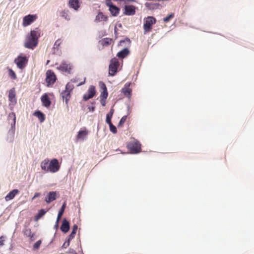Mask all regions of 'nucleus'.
I'll return each instance as SVG.
<instances>
[{
  "mask_svg": "<svg viewBox=\"0 0 254 254\" xmlns=\"http://www.w3.org/2000/svg\"><path fill=\"white\" fill-rule=\"evenodd\" d=\"M19 190L17 189H14L10 191L5 197V200L6 201H9L13 199L16 194H18Z\"/></svg>",
  "mask_w": 254,
  "mask_h": 254,
  "instance_id": "obj_18",
  "label": "nucleus"
},
{
  "mask_svg": "<svg viewBox=\"0 0 254 254\" xmlns=\"http://www.w3.org/2000/svg\"><path fill=\"white\" fill-rule=\"evenodd\" d=\"M108 95V91L107 90L103 91L101 92V98H102L103 99H106Z\"/></svg>",
  "mask_w": 254,
  "mask_h": 254,
  "instance_id": "obj_35",
  "label": "nucleus"
},
{
  "mask_svg": "<svg viewBox=\"0 0 254 254\" xmlns=\"http://www.w3.org/2000/svg\"><path fill=\"white\" fill-rule=\"evenodd\" d=\"M106 4L109 7V10L113 16H116L118 15L120 10L119 7L113 5L109 0H106Z\"/></svg>",
  "mask_w": 254,
  "mask_h": 254,
  "instance_id": "obj_10",
  "label": "nucleus"
},
{
  "mask_svg": "<svg viewBox=\"0 0 254 254\" xmlns=\"http://www.w3.org/2000/svg\"><path fill=\"white\" fill-rule=\"evenodd\" d=\"M75 234H76V233H73V232H71L70 233V234L68 236V240H67V243L66 246H69L70 241L72 239H73L74 238Z\"/></svg>",
  "mask_w": 254,
  "mask_h": 254,
  "instance_id": "obj_36",
  "label": "nucleus"
},
{
  "mask_svg": "<svg viewBox=\"0 0 254 254\" xmlns=\"http://www.w3.org/2000/svg\"><path fill=\"white\" fill-rule=\"evenodd\" d=\"M85 81V78H84V80L83 82H81V83H80L78 85L79 86V85H81L84 84Z\"/></svg>",
  "mask_w": 254,
  "mask_h": 254,
  "instance_id": "obj_52",
  "label": "nucleus"
},
{
  "mask_svg": "<svg viewBox=\"0 0 254 254\" xmlns=\"http://www.w3.org/2000/svg\"><path fill=\"white\" fill-rule=\"evenodd\" d=\"M65 207H66V202H64L59 212L58 217H57V223H58V222L61 218L62 215H63Z\"/></svg>",
  "mask_w": 254,
  "mask_h": 254,
  "instance_id": "obj_27",
  "label": "nucleus"
},
{
  "mask_svg": "<svg viewBox=\"0 0 254 254\" xmlns=\"http://www.w3.org/2000/svg\"><path fill=\"white\" fill-rule=\"evenodd\" d=\"M135 13V7L133 5H126L124 14L126 15H133Z\"/></svg>",
  "mask_w": 254,
  "mask_h": 254,
  "instance_id": "obj_13",
  "label": "nucleus"
},
{
  "mask_svg": "<svg viewBox=\"0 0 254 254\" xmlns=\"http://www.w3.org/2000/svg\"><path fill=\"white\" fill-rule=\"evenodd\" d=\"M57 197V193L56 191H50L45 198V201L47 203H49L56 199Z\"/></svg>",
  "mask_w": 254,
  "mask_h": 254,
  "instance_id": "obj_15",
  "label": "nucleus"
},
{
  "mask_svg": "<svg viewBox=\"0 0 254 254\" xmlns=\"http://www.w3.org/2000/svg\"><path fill=\"white\" fill-rule=\"evenodd\" d=\"M41 167L42 170H43L46 172H48L49 167V160L47 158L44 159L41 163Z\"/></svg>",
  "mask_w": 254,
  "mask_h": 254,
  "instance_id": "obj_21",
  "label": "nucleus"
},
{
  "mask_svg": "<svg viewBox=\"0 0 254 254\" xmlns=\"http://www.w3.org/2000/svg\"><path fill=\"white\" fill-rule=\"evenodd\" d=\"M105 100L106 99H103L102 98H101V103L103 106H105Z\"/></svg>",
  "mask_w": 254,
  "mask_h": 254,
  "instance_id": "obj_48",
  "label": "nucleus"
},
{
  "mask_svg": "<svg viewBox=\"0 0 254 254\" xmlns=\"http://www.w3.org/2000/svg\"><path fill=\"white\" fill-rule=\"evenodd\" d=\"M127 116H124L121 118V119L118 125V127H122L123 126L124 123L127 121Z\"/></svg>",
  "mask_w": 254,
  "mask_h": 254,
  "instance_id": "obj_32",
  "label": "nucleus"
},
{
  "mask_svg": "<svg viewBox=\"0 0 254 254\" xmlns=\"http://www.w3.org/2000/svg\"><path fill=\"white\" fill-rule=\"evenodd\" d=\"M69 228L70 226L69 222L65 218H64L61 227V231L64 233H66L69 231Z\"/></svg>",
  "mask_w": 254,
  "mask_h": 254,
  "instance_id": "obj_17",
  "label": "nucleus"
},
{
  "mask_svg": "<svg viewBox=\"0 0 254 254\" xmlns=\"http://www.w3.org/2000/svg\"><path fill=\"white\" fill-rule=\"evenodd\" d=\"M73 88H74L73 85L71 83L68 82L66 85L65 89L64 91H67L69 92H71V91L72 90Z\"/></svg>",
  "mask_w": 254,
  "mask_h": 254,
  "instance_id": "obj_33",
  "label": "nucleus"
},
{
  "mask_svg": "<svg viewBox=\"0 0 254 254\" xmlns=\"http://www.w3.org/2000/svg\"><path fill=\"white\" fill-rule=\"evenodd\" d=\"M88 109H89V111L93 112L95 110V107H94V106L89 107Z\"/></svg>",
  "mask_w": 254,
  "mask_h": 254,
  "instance_id": "obj_50",
  "label": "nucleus"
},
{
  "mask_svg": "<svg viewBox=\"0 0 254 254\" xmlns=\"http://www.w3.org/2000/svg\"><path fill=\"white\" fill-rule=\"evenodd\" d=\"M77 228H78L77 225L76 224H74L73 226L71 232H73V233H76Z\"/></svg>",
  "mask_w": 254,
  "mask_h": 254,
  "instance_id": "obj_45",
  "label": "nucleus"
},
{
  "mask_svg": "<svg viewBox=\"0 0 254 254\" xmlns=\"http://www.w3.org/2000/svg\"><path fill=\"white\" fill-rule=\"evenodd\" d=\"M99 86L103 91L107 90L106 84L102 81H100Z\"/></svg>",
  "mask_w": 254,
  "mask_h": 254,
  "instance_id": "obj_38",
  "label": "nucleus"
},
{
  "mask_svg": "<svg viewBox=\"0 0 254 254\" xmlns=\"http://www.w3.org/2000/svg\"><path fill=\"white\" fill-rule=\"evenodd\" d=\"M28 61V58L26 56H19L14 60V63L19 68L23 69L26 66Z\"/></svg>",
  "mask_w": 254,
  "mask_h": 254,
  "instance_id": "obj_6",
  "label": "nucleus"
},
{
  "mask_svg": "<svg viewBox=\"0 0 254 254\" xmlns=\"http://www.w3.org/2000/svg\"><path fill=\"white\" fill-rule=\"evenodd\" d=\"M49 62H50V61H49V60H48V61H47V64H48L49 63Z\"/></svg>",
  "mask_w": 254,
  "mask_h": 254,
  "instance_id": "obj_54",
  "label": "nucleus"
},
{
  "mask_svg": "<svg viewBox=\"0 0 254 254\" xmlns=\"http://www.w3.org/2000/svg\"><path fill=\"white\" fill-rule=\"evenodd\" d=\"M129 51L127 48H125L117 54L119 58H124L129 54Z\"/></svg>",
  "mask_w": 254,
  "mask_h": 254,
  "instance_id": "obj_23",
  "label": "nucleus"
},
{
  "mask_svg": "<svg viewBox=\"0 0 254 254\" xmlns=\"http://www.w3.org/2000/svg\"><path fill=\"white\" fill-rule=\"evenodd\" d=\"M69 4L71 7L75 10H77L79 7L78 0H69Z\"/></svg>",
  "mask_w": 254,
  "mask_h": 254,
  "instance_id": "obj_24",
  "label": "nucleus"
},
{
  "mask_svg": "<svg viewBox=\"0 0 254 254\" xmlns=\"http://www.w3.org/2000/svg\"><path fill=\"white\" fill-rule=\"evenodd\" d=\"M23 234L25 236L29 237L31 241H33L34 240V234L32 233L31 230L30 229L26 228L23 230Z\"/></svg>",
  "mask_w": 254,
  "mask_h": 254,
  "instance_id": "obj_25",
  "label": "nucleus"
},
{
  "mask_svg": "<svg viewBox=\"0 0 254 254\" xmlns=\"http://www.w3.org/2000/svg\"><path fill=\"white\" fill-rule=\"evenodd\" d=\"M60 168L59 163L57 159H53L49 162V167L48 172L51 173H56L58 172Z\"/></svg>",
  "mask_w": 254,
  "mask_h": 254,
  "instance_id": "obj_7",
  "label": "nucleus"
},
{
  "mask_svg": "<svg viewBox=\"0 0 254 254\" xmlns=\"http://www.w3.org/2000/svg\"><path fill=\"white\" fill-rule=\"evenodd\" d=\"M45 213H46V211L43 209H41L39 211L37 217L38 218H40L41 216H43Z\"/></svg>",
  "mask_w": 254,
  "mask_h": 254,
  "instance_id": "obj_43",
  "label": "nucleus"
},
{
  "mask_svg": "<svg viewBox=\"0 0 254 254\" xmlns=\"http://www.w3.org/2000/svg\"><path fill=\"white\" fill-rule=\"evenodd\" d=\"M57 68L63 72L70 73V71L71 69V66L70 64H68L65 62H63Z\"/></svg>",
  "mask_w": 254,
  "mask_h": 254,
  "instance_id": "obj_12",
  "label": "nucleus"
},
{
  "mask_svg": "<svg viewBox=\"0 0 254 254\" xmlns=\"http://www.w3.org/2000/svg\"><path fill=\"white\" fill-rule=\"evenodd\" d=\"M8 99L9 101L11 102H16L15 91L14 88L9 90L8 92Z\"/></svg>",
  "mask_w": 254,
  "mask_h": 254,
  "instance_id": "obj_20",
  "label": "nucleus"
},
{
  "mask_svg": "<svg viewBox=\"0 0 254 254\" xmlns=\"http://www.w3.org/2000/svg\"><path fill=\"white\" fill-rule=\"evenodd\" d=\"M9 118H12L13 123L11 124V128L8 132L7 139L10 141H13L14 139V132H15V124L16 122V116L14 113H11L9 115Z\"/></svg>",
  "mask_w": 254,
  "mask_h": 254,
  "instance_id": "obj_4",
  "label": "nucleus"
},
{
  "mask_svg": "<svg viewBox=\"0 0 254 254\" xmlns=\"http://www.w3.org/2000/svg\"><path fill=\"white\" fill-rule=\"evenodd\" d=\"M37 18V16L36 14H28L26 16H25L23 18L22 25L24 27H26L35 21Z\"/></svg>",
  "mask_w": 254,
  "mask_h": 254,
  "instance_id": "obj_8",
  "label": "nucleus"
},
{
  "mask_svg": "<svg viewBox=\"0 0 254 254\" xmlns=\"http://www.w3.org/2000/svg\"><path fill=\"white\" fill-rule=\"evenodd\" d=\"M60 16L67 20L70 19V16L68 15L67 10L64 9V10L61 11L60 12Z\"/></svg>",
  "mask_w": 254,
  "mask_h": 254,
  "instance_id": "obj_30",
  "label": "nucleus"
},
{
  "mask_svg": "<svg viewBox=\"0 0 254 254\" xmlns=\"http://www.w3.org/2000/svg\"><path fill=\"white\" fill-rule=\"evenodd\" d=\"M112 39L106 38L101 40L100 41V43L103 46H107L110 45L112 43Z\"/></svg>",
  "mask_w": 254,
  "mask_h": 254,
  "instance_id": "obj_26",
  "label": "nucleus"
},
{
  "mask_svg": "<svg viewBox=\"0 0 254 254\" xmlns=\"http://www.w3.org/2000/svg\"><path fill=\"white\" fill-rule=\"evenodd\" d=\"M174 17V14L173 13H172L169 14L166 17H164L163 18V21L165 22H168L170 21V20L171 19L173 18Z\"/></svg>",
  "mask_w": 254,
  "mask_h": 254,
  "instance_id": "obj_34",
  "label": "nucleus"
},
{
  "mask_svg": "<svg viewBox=\"0 0 254 254\" xmlns=\"http://www.w3.org/2000/svg\"><path fill=\"white\" fill-rule=\"evenodd\" d=\"M40 36V30L38 28L31 30L30 35L27 36L24 43V47L33 49L37 46L38 38Z\"/></svg>",
  "mask_w": 254,
  "mask_h": 254,
  "instance_id": "obj_1",
  "label": "nucleus"
},
{
  "mask_svg": "<svg viewBox=\"0 0 254 254\" xmlns=\"http://www.w3.org/2000/svg\"><path fill=\"white\" fill-rule=\"evenodd\" d=\"M67 242H65V243L63 244V245L62 247L64 248H66V247H67L68 246H66V245H67Z\"/></svg>",
  "mask_w": 254,
  "mask_h": 254,
  "instance_id": "obj_51",
  "label": "nucleus"
},
{
  "mask_svg": "<svg viewBox=\"0 0 254 254\" xmlns=\"http://www.w3.org/2000/svg\"><path fill=\"white\" fill-rule=\"evenodd\" d=\"M59 222L57 223V220L56 221V223L55 225V227H58Z\"/></svg>",
  "mask_w": 254,
  "mask_h": 254,
  "instance_id": "obj_53",
  "label": "nucleus"
},
{
  "mask_svg": "<svg viewBox=\"0 0 254 254\" xmlns=\"http://www.w3.org/2000/svg\"><path fill=\"white\" fill-rule=\"evenodd\" d=\"M127 43L128 44H130V41L129 39H128V38H126V39H124V40H121V41H120V45H121V46H122V45H123V44L124 43Z\"/></svg>",
  "mask_w": 254,
  "mask_h": 254,
  "instance_id": "obj_42",
  "label": "nucleus"
},
{
  "mask_svg": "<svg viewBox=\"0 0 254 254\" xmlns=\"http://www.w3.org/2000/svg\"><path fill=\"white\" fill-rule=\"evenodd\" d=\"M4 237L1 236L0 237V246H2L4 245Z\"/></svg>",
  "mask_w": 254,
  "mask_h": 254,
  "instance_id": "obj_46",
  "label": "nucleus"
},
{
  "mask_svg": "<svg viewBox=\"0 0 254 254\" xmlns=\"http://www.w3.org/2000/svg\"><path fill=\"white\" fill-rule=\"evenodd\" d=\"M147 6H148L150 9L152 8L153 9L155 8L157 6V4H150V3H147L146 4Z\"/></svg>",
  "mask_w": 254,
  "mask_h": 254,
  "instance_id": "obj_44",
  "label": "nucleus"
},
{
  "mask_svg": "<svg viewBox=\"0 0 254 254\" xmlns=\"http://www.w3.org/2000/svg\"><path fill=\"white\" fill-rule=\"evenodd\" d=\"M109 125V127H110V130L114 133H117V128L115 126H114L112 123L110 124Z\"/></svg>",
  "mask_w": 254,
  "mask_h": 254,
  "instance_id": "obj_37",
  "label": "nucleus"
},
{
  "mask_svg": "<svg viewBox=\"0 0 254 254\" xmlns=\"http://www.w3.org/2000/svg\"><path fill=\"white\" fill-rule=\"evenodd\" d=\"M41 243L42 242L41 240H39L37 242H36L33 246V248L34 249H38L40 247V245L41 244Z\"/></svg>",
  "mask_w": 254,
  "mask_h": 254,
  "instance_id": "obj_39",
  "label": "nucleus"
},
{
  "mask_svg": "<svg viewBox=\"0 0 254 254\" xmlns=\"http://www.w3.org/2000/svg\"><path fill=\"white\" fill-rule=\"evenodd\" d=\"M112 117L111 116V115H108L107 114L106 115V123L109 125L110 124L112 123L111 122V119H112Z\"/></svg>",
  "mask_w": 254,
  "mask_h": 254,
  "instance_id": "obj_41",
  "label": "nucleus"
},
{
  "mask_svg": "<svg viewBox=\"0 0 254 254\" xmlns=\"http://www.w3.org/2000/svg\"><path fill=\"white\" fill-rule=\"evenodd\" d=\"M88 133V131L86 129L84 130H79L76 136V142H77L79 140H83L86 137Z\"/></svg>",
  "mask_w": 254,
  "mask_h": 254,
  "instance_id": "obj_16",
  "label": "nucleus"
},
{
  "mask_svg": "<svg viewBox=\"0 0 254 254\" xmlns=\"http://www.w3.org/2000/svg\"><path fill=\"white\" fill-rule=\"evenodd\" d=\"M34 115L37 117L41 122H43L45 120L44 115L40 111H36L34 113Z\"/></svg>",
  "mask_w": 254,
  "mask_h": 254,
  "instance_id": "obj_29",
  "label": "nucleus"
},
{
  "mask_svg": "<svg viewBox=\"0 0 254 254\" xmlns=\"http://www.w3.org/2000/svg\"><path fill=\"white\" fill-rule=\"evenodd\" d=\"M62 43V41L61 39H58L56 40L54 44V48H58L60 46L61 44Z\"/></svg>",
  "mask_w": 254,
  "mask_h": 254,
  "instance_id": "obj_40",
  "label": "nucleus"
},
{
  "mask_svg": "<svg viewBox=\"0 0 254 254\" xmlns=\"http://www.w3.org/2000/svg\"><path fill=\"white\" fill-rule=\"evenodd\" d=\"M41 101L43 105L45 107H48L51 105V101L47 94H45L42 96Z\"/></svg>",
  "mask_w": 254,
  "mask_h": 254,
  "instance_id": "obj_19",
  "label": "nucleus"
},
{
  "mask_svg": "<svg viewBox=\"0 0 254 254\" xmlns=\"http://www.w3.org/2000/svg\"><path fill=\"white\" fill-rule=\"evenodd\" d=\"M96 94L95 87L93 85L89 86L87 93L85 94L83 96V100L87 101L89 99L93 98Z\"/></svg>",
  "mask_w": 254,
  "mask_h": 254,
  "instance_id": "obj_11",
  "label": "nucleus"
},
{
  "mask_svg": "<svg viewBox=\"0 0 254 254\" xmlns=\"http://www.w3.org/2000/svg\"><path fill=\"white\" fill-rule=\"evenodd\" d=\"M144 34H146V33L151 31L152 29V25L155 24L156 20L152 16H148L144 19Z\"/></svg>",
  "mask_w": 254,
  "mask_h": 254,
  "instance_id": "obj_2",
  "label": "nucleus"
},
{
  "mask_svg": "<svg viewBox=\"0 0 254 254\" xmlns=\"http://www.w3.org/2000/svg\"><path fill=\"white\" fill-rule=\"evenodd\" d=\"M62 96L63 100H65V104L67 105L68 102L70 98V92L67 91H64L62 93Z\"/></svg>",
  "mask_w": 254,
  "mask_h": 254,
  "instance_id": "obj_22",
  "label": "nucleus"
},
{
  "mask_svg": "<svg viewBox=\"0 0 254 254\" xmlns=\"http://www.w3.org/2000/svg\"><path fill=\"white\" fill-rule=\"evenodd\" d=\"M130 83H126L124 86V87L122 89V92L124 94L125 96L129 98L131 96L132 92L131 89L129 88Z\"/></svg>",
  "mask_w": 254,
  "mask_h": 254,
  "instance_id": "obj_14",
  "label": "nucleus"
},
{
  "mask_svg": "<svg viewBox=\"0 0 254 254\" xmlns=\"http://www.w3.org/2000/svg\"><path fill=\"white\" fill-rule=\"evenodd\" d=\"M114 110L113 108H112L111 110H110V112L107 114L108 115H111V116H113V115L114 114Z\"/></svg>",
  "mask_w": 254,
  "mask_h": 254,
  "instance_id": "obj_49",
  "label": "nucleus"
},
{
  "mask_svg": "<svg viewBox=\"0 0 254 254\" xmlns=\"http://www.w3.org/2000/svg\"><path fill=\"white\" fill-rule=\"evenodd\" d=\"M56 80V76L53 71L51 70H48L46 72V81L48 86L53 84Z\"/></svg>",
  "mask_w": 254,
  "mask_h": 254,
  "instance_id": "obj_9",
  "label": "nucleus"
},
{
  "mask_svg": "<svg viewBox=\"0 0 254 254\" xmlns=\"http://www.w3.org/2000/svg\"><path fill=\"white\" fill-rule=\"evenodd\" d=\"M108 17L104 15V14L100 12L96 17V20L98 21H107Z\"/></svg>",
  "mask_w": 254,
  "mask_h": 254,
  "instance_id": "obj_28",
  "label": "nucleus"
},
{
  "mask_svg": "<svg viewBox=\"0 0 254 254\" xmlns=\"http://www.w3.org/2000/svg\"><path fill=\"white\" fill-rule=\"evenodd\" d=\"M128 150L131 153L136 154L140 152L141 144L137 140L130 142L127 145Z\"/></svg>",
  "mask_w": 254,
  "mask_h": 254,
  "instance_id": "obj_3",
  "label": "nucleus"
},
{
  "mask_svg": "<svg viewBox=\"0 0 254 254\" xmlns=\"http://www.w3.org/2000/svg\"><path fill=\"white\" fill-rule=\"evenodd\" d=\"M41 195V193L39 192H36L34 195V196L32 197V200L34 199L36 197H38Z\"/></svg>",
  "mask_w": 254,
  "mask_h": 254,
  "instance_id": "obj_47",
  "label": "nucleus"
},
{
  "mask_svg": "<svg viewBox=\"0 0 254 254\" xmlns=\"http://www.w3.org/2000/svg\"><path fill=\"white\" fill-rule=\"evenodd\" d=\"M119 66V62L117 59L113 58L110 61L109 66V74L111 76L115 75L117 71V68Z\"/></svg>",
  "mask_w": 254,
  "mask_h": 254,
  "instance_id": "obj_5",
  "label": "nucleus"
},
{
  "mask_svg": "<svg viewBox=\"0 0 254 254\" xmlns=\"http://www.w3.org/2000/svg\"><path fill=\"white\" fill-rule=\"evenodd\" d=\"M7 69L8 71V75L9 77L12 79H16L17 78V76L15 72L11 68H10L8 67H7Z\"/></svg>",
  "mask_w": 254,
  "mask_h": 254,
  "instance_id": "obj_31",
  "label": "nucleus"
}]
</instances>
